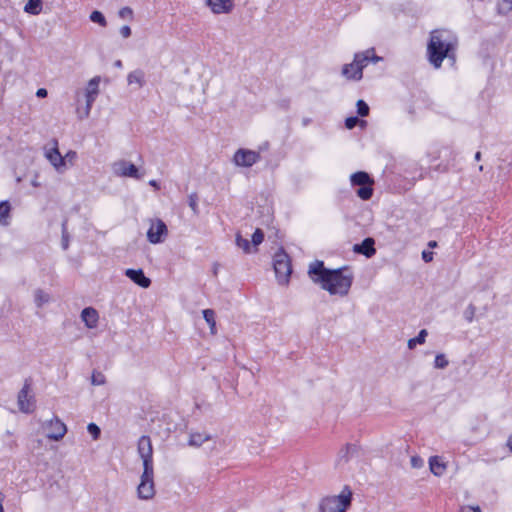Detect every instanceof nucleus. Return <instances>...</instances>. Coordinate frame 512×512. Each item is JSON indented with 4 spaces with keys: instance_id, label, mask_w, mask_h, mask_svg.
Returning a JSON list of instances; mask_svg holds the SVG:
<instances>
[{
    "instance_id": "nucleus-1",
    "label": "nucleus",
    "mask_w": 512,
    "mask_h": 512,
    "mask_svg": "<svg viewBox=\"0 0 512 512\" xmlns=\"http://www.w3.org/2000/svg\"><path fill=\"white\" fill-rule=\"evenodd\" d=\"M458 46L459 39L453 31L434 29L430 32L427 43V60L435 69L442 66L444 59H448L454 65L457 60Z\"/></svg>"
},
{
    "instance_id": "nucleus-2",
    "label": "nucleus",
    "mask_w": 512,
    "mask_h": 512,
    "mask_svg": "<svg viewBox=\"0 0 512 512\" xmlns=\"http://www.w3.org/2000/svg\"><path fill=\"white\" fill-rule=\"evenodd\" d=\"M308 273L315 283H320L322 289L332 295L345 296L352 285L353 276L351 274L346 275L341 269L329 270L324 267L322 261L317 260L311 263Z\"/></svg>"
},
{
    "instance_id": "nucleus-3",
    "label": "nucleus",
    "mask_w": 512,
    "mask_h": 512,
    "mask_svg": "<svg viewBox=\"0 0 512 512\" xmlns=\"http://www.w3.org/2000/svg\"><path fill=\"white\" fill-rule=\"evenodd\" d=\"M352 491L345 486L339 495L327 496L319 504L320 512H346L351 505Z\"/></svg>"
},
{
    "instance_id": "nucleus-4",
    "label": "nucleus",
    "mask_w": 512,
    "mask_h": 512,
    "mask_svg": "<svg viewBox=\"0 0 512 512\" xmlns=\"http://www.w3.org/2000/svg\"><path fill=\"white\" fill-rule=\"evenodd\" d=\"M374 52V48L367 49L354 55L352 63L345 64L342 67V75L347 80L359 81L363 77V69L368 65L370 53Z\"/></svg>"
},
{
    "instance_id": "nucleus-5",
    "label": "nucleus",
    "mask_w": 512,
    "mask_h": 512,
    "mask_svg": "<svg viewBox=\"0 0 512 512\" xmlns=\"http://www.w3.org/2000/svg\"><path fill=\"white\" fill-rule=\"evenodd\" d=\"M350 181L353 186H360L356 191V194L360 199L369 200L372 197V185L374 184V181L368 173L364 171L353 173L350 177Z\"/></svg>"
},
{
    "instance_id": "nucleus-6",
    "label": "nucleus",
    "mask_w": 512,
    "mask_h": 512,
    "mask_svg": "<svg viewBox=\"0 0 512 512\" xmlns=\"http://www.w3.org/2000/svg\"><path fill=\"white\" fill-rule=\"evenodd\" d=\"M274 271L281 285L287 284L292 272L289 256L284 251H279L274 255Z\"/></svg>"
},
{
    "instance_id": "nucleus-7",
    "label": "nucleus",
    "mask_w": 512,
    "mask_h": 512,
    "mask_svg": "<svg viewBox=\"0 0 512 512\" xmlns=\"http://www.w3.org/2000/svg\"><path fill=\"white\" fill-rule=\"evenodd\" d=\"M100 80L101 79L99 76H95L88 82L87 87L85 89L86 105L82 109H77L79 119H85L90 115L92 105L99 94Z\"/></svg>"
},
{
    "instance_id": "nucleus-8",
    "label": "nucleus",
    "mask_w": 512,
    "mask_h": 512,
    "mask_svg": "<svg viewBox=\"0 0 512 512\" xmlns=\"http://www.w3.org/2000/svg\"><path fill=\"white\" fill-rule=\"evenodd\" d=\"M35 402V397L32 393V381L31 379H25L24 385L17 397L19 410L23 413H31L35 409Z\"/></svg>"
},
{
    "instance_id": "nucleus-9",
    "label": "nucleus",
    "mask_w": 512,
    "mask_h": 512,
    "mask_svg": "<svg viewBox=\"0 0 512 512\" xmlns=\"http://www.w3.org/2000/svg\"><path fill=\"white\" fill-rule=\"evenodd\" d=\"M150 227L147 231V240L151 244H159L164 242L168 236V228L166 224L159 218L150 219Z\"/></svg>"
},
{
    "instance_id": "nucleus-10",
    "label": "nucleus",
    "mask_w": 512,
    "mask_h": 512,
    "mask_svg": "<svg viewBox=\"0 0 512 512\" xmlns=\"http://www.w3.org/2000/svg\"><path fill=\"white\" fill-rule=\"evenodd\" d=\"M137 450L143 461V469L146 472L153 469V447L149 436L143 435L140 437Z\"/></svg>"
},
{
    "instance_id": "nucleus-11",
    "label": "nucleus",
    "mask_w": 512,
    "mask_h": 512,
    "mask_svg": "<svg viewBox=\"0 0 512 512\" xmlns=\"http://www.w3.org/2000/svg\"><path fill=\"white\" fill-rule=\"evenodd\" d=\"M112 171L114 175L118 177H130L134 179H141L143 177V174L139 173L138 168L126 160H119L113 163Z\"/></svg>"
},
{
    "instance_id": "nucleus-12",
    "label": "nucleus",
    "mask_w": 512,
    "mask_h": 512,
    "mask_svg": "<svg viewBox=\"0 0 512 512\" xmlns=\"http://www.w3.org/2000/svg\"><path fill=\"white\" fill-rule=\"evenodd\" d=\"M260 153L249 149H238L233 157L235 165L240 167H251L260 160Z\"/></svg>"
},
{
    "instance_id": "nucleus-13",
    "label": "nucleus",
    "mask_w": 512,
    "mask_h": 512,
    "mask_svg": "<svg viewBox=\"0 0 512 512\" xmlns=\"http://www.w3.org/2000/svg\"><path fill=\"white\" fill-rule=\"evenodd\" d=\"M153 475H154L153 469H151L150 471H147V472L145 469H143V473L141 476V482L137 488L138 495L140 498L149 499L154 495L155 489H154Z\"/></svg>"
},
{
    "instance_id": "nucleus-14",
    "label": "nucleus",
    "mask_w": 512,
    "mask_h": 512,
    "mask_svg": "<svg viewBox=\"0 0 512 512\" xmlns=\"http://www.w3.org/2000/svg\"><path fill=\"white\" fill-rule=\"evenodd\" d=\"M51 144V148L45 147V157L57 171L61 172L65 169V158L59 152L58 141L53 139Z\"/></svg>"
},
{
    "instance_id": "nucleus-15",
    "label": "nucleus",
    "mask_w": 512,
    "mask_h": 512,
    "mask_svg": "<svg viewBox=\"0 0 512 512\" xmlns=\"http://www.w3.org/2000/svg\"><path fill=\"white\" fill-rule=\"evenodd\" d=\"M213 14H229L234 9V0H205Z\"/></svg>"
},
{
    "instance_id": "nucleus-16",
    "label": "nucleus",
    "mask_w": 512,
    "mask_h": 512,
    "mask_svg": "<svg viewBox=\"0 0 512 512\" xmlns=\"http://www.w3.org/2000/svg\"><path fill=\"white\" fill-rule=\"evenodd\" d=\"M125 275L142 288H148L151 285V280L145 276L142 269H127Z\"/></svg>"
},
{
    "instance_id": "nucleus-17",
    "label": "nucleus",
    "mask_w": 512,
    "mask_h": 512,
    "mask_svg": "<svg viewBox=\"0 0 512 512\" xmlns=\"http://www.w3.org/2000/svg\"><path fill=\"white\" fill-rule=\"evenodd\" d=\"M375 241L373 238L368 237L365 238L362 243L355 244L353 246V251L358 254L365 255L370 258L376 253V249L374 248Z\"/></svg>"
},
{
    "instance_id": "nucleus-18",
    "label": "nucleus",
    "mask_w": 512,
    "mask_h": 512,
    "mask_svg": "<svg viewBox=\"0 0 512 512\" xmlns=\"http://www.w3.org/2000/svg\"><path fill=\"white\" fill-rule=\"evenodd\" d=\"M50 428L51 431L47 434V437L55 441L61 440L67 431L66 425L59 419L50 421Z\"/></svg>"
},
{
    "instance_id": "nucleus-19",
    "label": "nucleus",
    "mask_w": 512,
    "mask_h": 512,
    "mask_svg": "<svg viewBox=\"0 0 512 512\" xmlns=\"http://www.w3.org/2000/svg\"><path fill=\"white\" fill-rule=\"evenodd\" d=\"M98 318V312L92 307L84 308L81 312V319L88 328H95Z\"/></svg>"
},
{
    "instance_id": "nucleus-20",
    "label": "nucleus",
    "mask_w": 512,
    "mask_h": 512,
    "mask_svg": "<svg viewBox=\"0 0 512 512\" xmlns=\"http://www.w3.org/2000/svg\"><path fill=\"white\" fill-rule=\"evenodd\" d=\"M429 468L435 476H441L446 471V464L440 457L432 456L429 459Z\"/></svg>"
},
{
    "instance_id": "nucleus-21",
    "label": "nucleus",
    "mask_w": 512,
    "mask_h": 512,
    "mask_svg": "<svg viewBox=\"0 0 512 512\" xmlns=\"http://www.w3.org/2000/svg\"><path fill=\"white\" fill-rule=\"evenodd\" d=\"M211 439L207 433L191 432L189 434L188 445L192 447H200L204 442Z\"/></svg>"
},
{
    "instance_id": "nucleus-22",
    "label": "nucleus",
    "mask_w": 512,
    "mask_h": 512,
    "mask_svg": "<svg viewBox=\"0 0 512 512\" xmlns=\"http://www.w3.org/2000/svg\"><path fill=\"white\" fill-rule=\"evenodd\" d=\"M145 74L142 70L137 69L132 71L127 76V82L129 85L137 84L139 88L143 87L145 84Z\"/></svg>"
},
{
    "instance_id": "nucleus-23",
    "label": "nucleus",
    "mask_w": 512,
    "mask_h": 512,
    "mask_svg": "<svg viewBox=\"0 0 512 512\" xmlns=\"http://www.w3.org/2000/svg\"><path fill=\"white\" fill-rule=\"evenodd\" d=\"M42 10V1L41 0H29L24 7V11L32 14L38 15Z\"/></svg>"
},
{
    "instance_id": "nucleus-24",
    "label": "nucleus",
    "mask_w": 512,
    "mask_h": 512,
    "mask_svg": "<svg viewBox=\"0 0 512 512\" xmlns=\"http://www.w3.org/2000/svg\"><path fill=\"white\" fill-rule=\"evenodd\" d=\"M203 317L210 327L212 334H216L215 312L212 309L203 310Z\"/></svg>"
},
{
    "instance_id": "nucleus-25",
    "label": "nucleus",
    "mask_w": 512,
    "mask_h": 512,
    "mask_svg": "<svg viewBox=\"0 0 512 512\" xmlns=\"http://www.w3.org/2000/svg\"><path fill=\"white\" fill-rule=\"evenodd\" d=\"M35 303L38 307L43 306L45 303L49 302L50 297L47 293H45L42 289H37L34 292Z\"/></svg>"
},
{
    "instance_id": "nucleus-26",
    "label": "nucleus",
    "mask_w": 512,
    "mask_h": 512,
    "mask_svg": "<svg viewBox=\"0 0 512 512\" xmlns=\"http://www.w3.org/2000/svg\"><path fill=\"white\" fill-rule=\"evenodd\" d=\"M90 20L94 23H97L99 24L100 26L102 27H106L107 26V21H106V18L104 17V15L100 12V11H93L91 14H90Z\"/></svg>"
},
{
    "instance_id": "nucleus-27",
    "label": "nucleus",
    "mask_w": 512,
    "mask_h": 512,
    "mask_svg": "<svg viewBox=\"0 0 512 512\" xmlns=\"http://www.w3.org/2000/svg\"><path fill=\"white\" fill-rule=\"evenodd\" d=\"M106 383L105 375L102 372L94 370L91 375V384L94 386L104 385Z\"/></svg>"
},
{
    "instance_id": "nucleus-28",
    "label": "nucleus",
    "mask_w": 512,
    "mask_h": 512,
    "mask_svg": "<svg viewBox=\"0 0 512 512\" xmlns=\"http://www.w3.org/2000/svg\"><path fill=\"white\" fill-rule=\"evenodd\" d=\"M10 212V205L8 202H1L0 203V224L6 225L7 221L6 218L9 216Z\"/></svg>"
},
{
    "instance_id": "nucleus-29",
    "label": "nucleus",
    "mask_w": 512,
    "mask_h": 512,
    "mask_svg": "<svg viewBox=\"0 0 512 512\" xmlns=\"http://www.w3.org/2000/svg\"><path fill=\"white\" fill-rule=\"evenodd\" d=\"M236 245L245 253L251 252V246L248 239L243 238L239 233L236 234Z\"/></svg>"
},
{
    "instance_id": "nucleus-30",
    "label": "nucleus",
    "mask_w": 512,
    "mask_h": 512,
    "mask_svg": "<svg viewBox=\"0 0 512 512\" xmlns=\"http://www.w3.org/2000/svg\"><path fill=\"white\" fill-rule=\"evenodd\" d=\"M264 240V233L261 229L257 228L252 235V243L255 248V251H257V246L261 244Z\"/></svg>"
},
{
    "instance_id": "nucleus-31",
    "label": "nucleus",
    "mask_w": 512,
    "mask_h": 512,
    "mask_svg": "<svg viewBox=\"0 0 512 512\" xmlns=\"http://www.w3.org/2000/svg\"><path fill=\"white\" fill-rule=\"evenodd\" d=\"M449 362L444 354H438L435 357L434 367L437 369H444L448 366Z\"/></svg>"
},
{
    "instance_id": "nucleus-32",
    "label": "nucleus",
    "mask_w": 512,
    "mask_h": 512,
    "mask_svg": "<svg viewBox=\"0 0 512 512\" xmlns=\"http://www.w3.org/2000/svg\"><path fill=\"white\" fill-rule=\"evenodd\" d=\"M512 10V0H501L498 3V12L500 14H506Z\"/></svg>"
},
{
    "instance_id": "nucleus-33",
    "label": "nucleus",
    "mask_w": 512,
    "mask_h": 512,
    "mask_svg": "<svg viewBox=\"0 0 512 512\" xmlns=\"http://www.w3.org/2000/svg\"><path fill=\"white\" fill-rule=\"evenodd\" d=\"M356 106H357V113L360 116H362V117L368 116V114H369V106L366 104L365 101L358 100Z\"/></svg>"
},
{
    "instance_id": "nucleus-34",
    "label": "nucleus",
    "mask_w": 512,
    "mask_h": 512,
    "mask_svg": "<svg viewBox=\"0 0 512 512\" xmlns=\"http://www.w3.org/2000/svg\"><path fill=\"white\" fill-rule=\"evenodd\" d=\"M188 204L192 211L194 212V214H198V195L196 193H192L188 196Z\"/></svg>"
},
{
    "instance_id": "nucleus-35",
    "label": "nucleus",
    "mask_w": 512,
    "mask_h": 512,
    "mask_svg": "<svg viewBox=\"0 0 512 512\" xmlns=\"http://www.w3.org/2000/svg\"><path fill=\"white\" fill-rule=\"evenodd\" d=\"M118 15L122 19L132 20L133 19V10L130 7L126 6L119 10Z\"/></svg>"
},
{
    "instance_id": "nucleus-36",
    "label": "nucleus",
    "mask_w": 512,
    "mask_h": 512,
    "mask_svg": "<svg viewBox=\"0 0 512 512\" xmlns=\"http://www.w3.org/2000/svg\"><path fill=\"white\" fill-rule=\"evenodd\" d=\"M69 247V234L66 228V222L62 224V248L67 250Z\"/></svg>"
},
{
    "instance_id": "nucleus-37",
    "label": "nucleus",
    "mask_w": 512,
    "mask_h": 512,
    "mask_svg": "<svg viewBox=\"0 0 512 512\" xmlns=\"http://www.w3.org/2000/svg\"><path fill=\"white\" fill-rule=\"evenodd\" d=\"M87 430L94 440H97L100 437V428L95 423L88 424Z\"/></svg>"
},
{
    "instance_id": "nucleus-38",
    "label": "nucleus",
    "mask_w": 512,
    "mask_h": 512,
    "mask_svg": "<svg viewBox=\"0 0 512 512\" xmlns=\"http://www.w3.org/2000/svg\"><path fill=\"white\" fill-rule=\"evenodd\" d=\"M476 308L473 304H469V306L464 311V317L468 322H471L474 318Z\"/></svg>"
},
{
    "instance_id": "nucleus-39",
    "label": "nucleus",
    "mask_w": 512,
    "mask_h": 512,
    "mask_svg": "<svg viewBox=\"0 0 512 512\" xmlns=\"http://www.w3.org/2000/svg\"><path fill=\"white\" fill-rule=\"evenodd\" d=\"M359 123V119L357 117H348L345 120V126L347 129H353Z\"/></svg>"
},
{
    "instance_id": "nucleus-40",
    "label": "nucleus",
    "mask_w": 512,
    "mask_h": 512,
    "mask_svg": "<svg viewBox=\"0 0 512 512\" xmlns=\"http://www.w3.org/2000/svg\"><path fill=\"white\" fill-rule=\"evenodd\" d=\"M421 256L426 263H429L433 260V252L431 251L423 250Z\"/></svg>"
},
{
    "instance_id": "nucleus-41",
    "label": "nucleus",
    "mask_w": 512,
    "mask_h": 512,
    "mask_svg": "<svg viewBox=\"0 0 512 512\" xmlns=\"http://www.w3.org/2000/svg\"><path fill=\"white\" fill-rule=\"evenodd\" d=\"M131 28L127 25L121 27L120 34L123 38H129L131 36Z\"/></svg>"
},
{
    "instance_id": "nucleus-42",
    "label": "nucleus",
    "mask_w": 512,
    "mask_h": 512,
    "mask_svg": "<svg viewBox=\"0 0 512 512\" xmlns=\"http://www.w3.org/2000/svg\"><path fill=\"white\" fill-rule=\"evenodd\" d=\"M427 334L428 333L426 329H422L421 331L418 332V345H421L425 342Z\"/></svg>"
},
{
    "instance_id": "nucleus-43",
    "label": "nucleus",
    "mask_w": 512,
    "mask_h": 512,
    "mask_svg": "<svg viewBox=\"0 0 512 512\" xmlns=\"http://www.w3.org/2000/svg\"><path fill=\"white\" fill-rule=\"evenodd\" d=\"M77 157V153L75 151H69L63 158H65V162L69 161L72 162Z\"/></svg>"
},
{
    "instance_id": "nucleus-44",
    "label": "nucleus",
    "mask_w": 512,
    "mask_h": 512,
    "mask_svg": "<svg viewBox=\"0 0 512 512\" xmlns=\"http://www.w3.org/2000/svg\"><path fill=\"white\" fill-rule=\"evenodd\" d=\"M351 449V446L350 445H346L343 449H341L340 451V457L342 458H345V461L347 460V454L349 452V450Z\"/></svg>"
},
{
    "instance_id": "nucleus-45",
    "label": "nucleus",
    "mask_w": 512,
    "mask_h": 512,
    "mask_svg": "<svg viewBox=\"0 0 512 512\" xmlns=\"http://www.w3.org/2000/svg\"><path fill=\"white\" fill-rule=\"evenodd\" d=\"M47 94H48V93H47V90H46V89H44V88H40V89H38V90H37V92H36V96H37V97H39V98H44V97H46V96H47Z\"/></svg>"
},
{
    "instance_id": "nucleus-46",
    "label": "nucleus",
    "mask_w": 512,
    "mask_h": 512,
    "mask_svg": "<svg viewBox=\"0 0 512 512\" xmlns=\"http://www.w3.org/2000/svg\"><path fill=\"white\" fill-rule=\"evenodd\" d=\"M381 60H382V57H379V56L375 55V53H374V52H373V53H370V59H369V61H372V62H374V63H377V62H379V61H381Z\"/></svg>"
},
{
    "instance_id": "nucleus-47",
    "label": "nucleus",
    "mask_w": 512,
    "mask_h": 512,
    "mask_svg": "<svg viewBox=\"0 0 512 512\" xmlns=\"http://www.w3.org/2000/svg\"><path fill=\"white\" fill-rule=\"evenodd\" d=\"M408 347L410 349H414L416 347V337L409 339Z\"/></svg>"
},
{
    "instance_id": "nucleus-48",
    "label": "nucleus",
    "mask_w": 512,
    "mask_h": 512,
    "mask_svg": "<svg viewBox=\"0 0 512 512\" xmlns=\"http://www.w3.org/2000/svg\"><path fill=\"white\" fill-rule=\"evenodd\" d=\"M149 184L154 187L156 190L160 189V186L156 180H150Z\"/></svg>"
},
{
    "instance_id": "nucleus-49",
    "label": "nucleus",
    "mask_w": 512,
    "mask_h": 512,
    "mask_svg": "<svg viewBox=\"0 0 512 512\" xmlns=\"http://www.w3.org/2000/svg\"><path fill=\"white\" fill-rule=\"evenodd\" d=\"M4 495L0 492V512H3Z\"/></svg>"
},
{
    "instance_id": "nucleus-50",
    "label": "nucleus",
    "mask_w": 512,
    "mask_h": 512,
    "mask_svg": "<svg viewBox=\"0 0 512 512\" xmlns=\"http://www.w3.org/2000/svg\"><path fill=\"white\" fill-rule=\"evenodd\" d=\"M437 246H438V244H437V242H436V241H434V240H432V241H430V242L428 243V247H429L430 249H433V248H435V247H437Z\"/></svg>"
},
{
    "instance_id": "nucleus-51",
    "label": "nucleus",
    "mask_w": 512,
    "mask_h": 512,
    "mask_svg": "<svg viewBox=\"0 0 512 512\" xmlns=\"http://www.w3.org/2000/svg\"><path fill=\"white\" fill-rule=\"evenodd\" d=\"M507 446L510 449V451L512 452V434L509 436V438L507 440Z\"/></svg>"
},
{
    "instance_id": "nucleus-52",
    "label": "nucleus",
    "mask_w": 512,
    "mask_h": 512,
    "mask_svg": "<svg viewBox=\"0 0 512 512\" xmlns=\"http://www.w3.org/2000/svg\"><path fill=\"white\" fill-rule=\"evenodd\" d=\"M416 463H417L416 456H412L411 457V465H412V467H416Z\"/></svg>"
},
{
    "instance_id": "nucleus-53",
    "label": "nucleus",
    "mask_w": 512,
    "mask_h": 512,
    "mask_svg": "<svg viewBox=\"0 0 512 512\" xmlns=\"http://www.w3.org/2000/svg\"><path fill=\"white\" fill-rule=\"evenodd\" d=\"M475 160L476 161H479L481 159V152H476L475 156H474Z\"/></svg>"
},
{
    "instance_id": "nucleus-54",
    "label": "nucleus",
    "mask_w": 512,
    "mask_h": 512,
    "mask_svg": "<svg viewBox=\"0 0 512 512\" xmlns=\"http://www.w3.org/2000/svg\"><path fill=\"white\" fill-rule=\"evenodd\" d=\"M472 512H481V509L479 506L471 507Z\"/></svg>"
},
{
    "instance_id": "nucleus-55",
    "label": "nucleus",
    "mask_w": 512,
    "mask_h": 512,
    "mask_svg": "<svg viewBox=\"0 0 512 512\" xmlns=\"http://www.w3.org/2000/svg\"><path fill=\"white\" fill-rule=\"evenodd\" d=\"M32 185H33L34 187H39V186H40V183H39L37 180H33V181H32Z\"/></svg>"
},
{
    "instance_id": "nucleus-56",
    "label": "nucleus",
    "mask_w": 512,
    "mask_h": 512,
    "mask_svg": "<svg viewBox=\"0 0 512 512\" xmlns=\"http://www.w3.org/2000/svg\"><path fill=\"white\" fill-rule=\"evenodd\" d=\"M408 113H409L410 115H412V114H413V107H412V106H410V107L408 108Z\"/></svg>"
},
{
    "instance_id": "nucleus-57",
    "label": "nucleus",
    "mask_w": 512,
    "mask_h": 512,
    "mask_svg": "<svg viewBox=\"0 0 512 512\" xmlns=\"http://www.w3.org/2000/svg\"><path fill=\"white\" fill-rule=\"evenodd\" d=\"M115 65L120 67L122 65V63L120 60H118V61H116Z\"/></svg>"
},
{
    "instance_id": "nucleus-58",
    "label": "nucleus",
    "mask_w": 512,
    "mask_h": 512,
    "mask_svg": "<svg viewBox=\"0 0 512 512\" xmlns=\"http://www.w3.org/2000/svg\"><path fill=\"white\" fill-rule=\"evenodd\" d=\"M355 70V66L353 68H350V73H353Z\"/></svg>"
}]
</instances>
